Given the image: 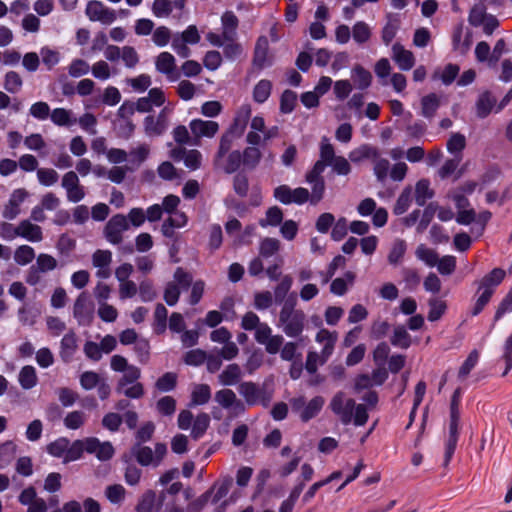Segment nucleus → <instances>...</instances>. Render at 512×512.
Returning <instances> with one entry per match:
<instances>
[{"label":"nucleus","mask_w":512,"mask_h":512,"mask_svg":"<svg viewBox=\"0 0 512 512\" xmlns=\"http://www.w3.org/2000/svg\"><path fill=\"white\" fill-rule=\"evenodd\" d=\"M329 408L344 425L354 423L356 426H363L368 420L366 406L356 404L352 398L341 391L332 397Z\"/></svg>","instance_id":"f257e3e1"},{"label":"nucleus","mask_w":512,"mask_h":512,"mask_svg":"<svg viewBox=\"0 0 512 512\" xmlns=\"http://www.w3.org/2000/svg\"><path fill=\"white\" fill-rule=\"evenodd\" d=\"M295 301H286L282 306L279 313L278 327L288 337H298L304 330L306 315L305 313L295 308Z\"/></svg>","instance_id":"f03ea898"},{"label":"nucleus","mask_w":512,"mask_h":512,"mask_svg":"<svg viewBox=\"0 0 512 512\" xmlns=\"http://www.w3.org/2000/svg\"><path fill=\"white\" fill-rule=\"evenodd\" d=\"M461 396V389L457 388L451 399L450 404V423H449V436L445 443V453H444V463L443 465L446 467L450 463V460L454 454L456 449V445L458 442L459 436V402Z\"/></svg>","instance_id":"7ed1b4c3"},{"label":"nucleus","mask_w":512,"mask_h":512,"mask_svg":"<svg viewBox=\"0 0 512 512\" xmlns=\"http://www.w3.org/2000/svg\"><path fill=\"white\" fill-rule=\"evenodd\" d=\"M238 392L244 400V404L254 406L261 404L267 407L272 400V391H269L266 386L258 385L252 381L242 382L238 386Z\"/></svg>","instance_id":"20e7f679"},{"label":"nucleus","mask_w":512,"mask_h":512,"mask_svg":"<svg viewBox=\"0 0 512 512\" xmlns=\"http://www.w3.org/2000/svg\"><path fill=\"white\" fill-rule=\"evenodd\" d=\"M289 403L292 411L296 413L303 422H308L320 413L325 404V399L322 396H315L307 402L304 396H298L290 399Z\"/></svg>","instance_id":"39448f33"},{"label":"nucleus","mask_w":512,"mask_h":512,"mask_svg":"<svg viewBox=\"0 0 512 512\" xmlns=\"http://www.w3.org/2000/svg\"><path fill=\"white\" fill-rule=\"evenodd\" d=\"M468 22L471 26L481 27L483 33L487 36L492 35L499 26L498 19L494 15L487 13L483 3H477L472 6L469 11Z\"/></svg>","instance_id":"423d86ee"},{"label":"nucleus","mask_w":512,"mask_h":512,"mask_svg":"<svg viewBox=\"0 0 512 512\" xmlns=\"http://www.w3.org/2000/svg\"><path fill=\"white\" fill-rule=\"evenodd\" d=\"M129 230V222L124 214L113 215L103 229L104 238L112 245H119L124 241V233Z\"/></svg>","instance_id":"0eeeda50"},{"label":"nucleus","mask_w":512,"mask_h":512,"mask_svg":"<svg viewBox=\"0 0 512 512\" xmlns=\"http://www.w3.org/2000/svg\"><path fill=\"white\" fill-rule=\"evenodd\" d=\"M172 109L164 107L157 115H148L145 117L143 126L144 132L148 137L161 136L169 126V115Z\"/></svg>","instance_id":"6e6552de"},{"label":"nucleus","mask_w":512,"mask_h":512,"mask_svg":"<svg viewBox=\"0 0 512 512\" xmlns=\"http://www.w3.org/2000/svg\"><path fill=\"white\" fill-rule=\"evenodd\" d=\"M215 401L232 417L243 414L246 410L244 402L239 399L236 393L228 388L221 389L215 393Z\"/></svg>","instance_id":"1a4fd4ad"},{"label":"nucleus","mask_w":512,"mask_h":512,"mask_svg":"<svg viewBox=\"0 0 512 512\" xmlns=\"http://www.w3.org/2000/svg\"><path fill=\"white\" fill-rule=\"evenodd\" d=\"M85 13L89 20L98 21L103 25H110L117 18L115 10L97 0H91L87 3Z\"/></svg>","instance_id":"9d476101"},{"label":"nucleus","mask_w":512,"mask_h":512,"mask_svg":"<svg viewBox=\"0 0 512 512\" xmlns=\"http://www.w3.org/2000/svg\"><path fill=\"white\" fill-rule=\"evenodd\" d=\"M73 316L79 325L88 326L92 323L94 305L85 292L80 293L76 298L73 305Z\"/></svg>","instance_id":"9b49d317"},{"label":"nucleus","mask_w":512,"mask_h":512,"mask_svg":"<svg viewBox=\"0 0 512 512\" xmlns=\"http://www.w3.org/2000/svg\"><path fill=\"white\" fill-rule=\"evenodd\" d=\"M255 340L265 346V350L269 354H276L283 345V337L281 335H273L272 329L267 323L262 325L254 333Z\"/></svg>","instance_id":"f8f14e48"},{"label":"nucleus","mask_w":512,"mask_h":512,"mask_svg":"<svg viewBox=\"0 0 512 512\" xmlns=\"http://www.w3.org/2000/svg\"><path fill=\"white\" fill-rule=\"evenodd\" d=\"M61 186L66 191L69 202L78 203L85 198L84 187L80 184L78 174L75 171H68L63 175Z\"/></svg>","instance_id":"ddd939ff"},{"label":"nucleus","mask_w":512,"mask_h":512,"mask_svg":"<svg viewBox=\"0 0 512 512\" xmlns=\"http://www.w3.org/2000/svg\"><path fill=\"white\" fill-rule=\"evenodd\" d=\"M274 196L283 204H302L309 199V191L302 187L291 189L286 185H281L275 189Z\"/></svg>","instance_id":"4468645a"},{"label":"nucleus","mask_w":512,"mask_h":512,"mask_svg":"<svg viewBox=\"0 0 512 512\" xmlns=\"http://www.w3.org/2000/svg\"><path fill=\"white\" fill-rule=\"evenodd\" d=\"M189 128L195 138L194 144L198 145L200 138H213L219 130V124L215 121L194 119L190 122Z\"/></svg>","instance_id":"2eb2a0df"},{"label":"nucleus","mask_w":512,"mask_h":512,"mask_svg":"<svg viewBox=\"0 0 512 512\" xmlns=\"http://www.w3.org/2000/svg\"><path fill=\"white\" fill-rule=\"evenodd\" d=\"M165 500V492L159 495L153 490H147L139 499L135 510L137 512H153L159 511Z\"/></svg>","instance_id":"dca6fc26"},{"label":"nucleus","mask_w":512,"mask_h":512,"mask_svg":"<svg viewBox=\"0 0 512 512\" xmlns=\"http://www.w3.org/2000/svg\"><path fill=\"white\" fill-rule=\"evenodd\" d=\"M85 451L94 454L101 461L109 460L114 454V448L110 442H100L94 437L85 439Z\"/></svg>","instance_id":"f3484780"},{"label":"nucleus","mask_w":512,"mask_h":512,"mask_svg":"<svg viewBox=\"0 0 512 512\" xmlns=\"http://www.w3.org/2000/svg\"><path fill=\"white\" fill-rule=\"evenodd\" d=\"M15 234H18L19 237L32 243L41 242L43 240L42 228L28 219H24L18 223Z\"/></svg>","instance_id":"a211bd4d"},{"label":"nucleus","mask_w":512,"mask_h":512,"mask_svg":"<svg viewBox=\"0 0 512 512\" xmlns=\"http://www.w3.org/2000/svg\"><path fill=\"white\" fill-rule=\"evenodd\" d=\"M112 253L109 250H96L92 255V264L97 268L96 276L106 279L110 276Z\"/></svg>","instance_id":"6ab92c4d"},{"label":"nucleus","mask_w":512,"mask_h":512,"mask_svg":"<svg viewBox=\"0 0 512 512\" xmlns=\"http://www.w3.org/2000/svg\"><path fill=\"white\" fill-rule=\"evenodd\" d=\"M337 339V332H331L327 329H320L316 334V342L323 345L320 352L322 362H325L332 355Z\"/></svg>","instance_id":"aec40b11"},{"label":"nucleus","mask_w":512,"mask_h":512,"mask_svg":"<svg viewBox=\"0 0 512 512\" xmlns=\"http://www.w3.org/2000/svg\"><path fill=\"white\" fill-rule=\"evenodd\" d=\"M392 59L403 71H408L415 65L413 52L405 49L400 43H395L392 46Z\"/></svg>","instance_id":"412c9836"},{"label":"nucleus","mask_w":512,"mask_h":512,"mask_svg":"<svg viewBox=\"0 0 512 512\" xmlns=\"http://www.w3.org/2000/svg\"><path fill=\"white\" fill-rule=\"evenodd\" d=\"M27 197V192L24 189L14 190L11 194L9 201L4 206L3 217L7 220H13L20 214V205Z\"/></svg>","instance_id":"4be33fe9"},{"label":"nucleus","mask_w":512,"mask_h":512,"mask_svg":"<svg viewBox=\"0 0 512 512\" xmlns=\"http://www.w3.org/2000/svg\"><path fill=\"white\" fill-rule=\"evenodd\" d=\"M155 68L159 73L166 75L171 80H175L179 76L174 75L176 70V59L167 51L161 52L155 58Z\"/></svg>","instance_id":"5701e85b"},{"label":"nucleus","mask_w":512,"mask_h":512,"mask_svg":"<svg viewBox=\"0 0 512 512\" xmlns=\"http://www.w3.org/2000/svg\"><path fill=\"white\" fill-rule=\"evenodd\" d=\"M497 99L496 97L489 91L482 92L475 103L476 115L477 117L483 119L486 118L496 106Z\"/></svg>","instance_id":"b1692460"},{"label":"nucleus","mask_w":512,"mask_h":512,"mask_svg":"<svg viewBox=\"0 0 512 512\" xmlns=\"http://www.w3.org/2000/svg\"><path fill=\"white\" fill-rule=\"evenodd\" d=\"M223 38L227 41L235 40L239 20L232 11H226L221 17Z\"/></svg>","instance_id":"393cba45"},{"label":"nucleus","mask_w":512,"mask_h":512,"mask_svg":"<svg viewBox=\"0 0 512 512\" xmlns=\"http://www.w3.org/2000/svg\"><path fill=\"white\" fill-rule=\"evenodd\" d=\"M265 121L261 116H255L252 118L250 123V131L247 133L246 142L249 145L258 146L262 143V136L260 133H264Z\"/></svg>","instance_id":"a878e982"},{"label":"nucleus","mask_w":512,"mask_h":512,"mask_svg":"<svg viewBox=\"0 0 512 512\" xmlns=\"http://www.w3.org/2000/svg\"><path fill=\"white\" fill-rule=\"evenodd\" d=\"M252 109L249 104H244L239 107L231 127V132L238 135L243 134L246 129L247 123L251 117Z\"/></svg>","instance_id":"bb28decb"},{"label":"nucleus","mask_w":512,"mask_h":512,"mask_svg":"<svg viewBox=\"0 0 512 512\" xmlns=\"http://www.w3.org/2000/svg\"><path fill=\"white\" fill-rule=\"evenodd\" d=\"M268 48L269 44L267 38L260 37L257 40L253 58V63L258 68H264L271 64V61L268 57Z\"/></svg>","instance_id":"cd10ccee"},{"label":"nucleus","mask_w":512,"mask_h":512,"mask_svg":"<svg viewBox=\"0 0 512 512\" xmlns=\"http://www.w3.org/2000/svg\"><path fill=\"white\" fill-rule=\"evenodd\" d=\"M242 377V370L238 364H229L219 374L218 380L223 386H233L237 384Z\"/></svg>","instance_id":"c85d7f7f"},{"label":"nucleus","mask_w":512,"mask_h":512,"mask_svg":"<svg viewBox=\"0 0 512 512\" xmlns=\"http://www.w3.org/2000/svg\"><path fill=\"white\" fill-rule=\"evenodd\" d=\"M78 347L77 344V337L76 334L73 331H69L66 333L62 340L60 345V356L65 361L68 362L76 352Z\"/></svg>","instance_id":"c756f323"},{"label":"nucleus","mask_w":512,"mask_h":512,"mask_svg":"<svg viewBox=\"0 0 512 512\" xmlns=\"http://www.w3.org/2000/svg\"><path fill=\"white\" fill-rule=\"evenodd\" d=\"M354 85L359 90L367 89L372 82V74L361 65H355L351 71Z\"/></svg>","instance_id":"7c9ffc66"},{"label":"nucleus","mask_w":512,"mask_h":512,"mask_svg":"<svg viewBox=\"0 0 512 512\" xmlns=\"http://www.w3.org/2000/svg\"><path fill=\"white\" fill-rule=\"evenodd\" d=\"M415 201L419 206L425 203L434 196V191L430 187V182L427 179H420L415 184Z\"/></svg>","instance_id":"2f4dec72"},{"label":"nucleus","mask_w":512,"mask_h":512,"mask_svg":"<svg viewBox=\"0 0 512 512\" xmlns=\"http://www.w3.org/2000/svg\"><path fill=\"white\" fill-rule=\"evenodd\" d=\"M18 381L21 387L26 390L36 386L38 377L35 368L30 365L22 367L18 375Z\"/></svg>","instance_id":"473e14b6"},{"label":"nucleus","mask_w":512,"mask_h":512,"mask_svg":"<svg viewBox=\"0 0 512 512\" xmlns=\"http://www.w3.org/2000/svg\"><path fill=\"white\" fill-rule=\"evenodd\" d=\"M211 398V389L207 384H196L191 393V406L204 405Z\"/></svg>","instance_id":"72a5a7b5"},{"label":"nucleus","mask_w":512,"mask_h":512,"mask_svg":"<svg viewBox=\"0 0 512 512\" xmlns=\"http://www.w3.org/2000/svg\"><path fill=\"white\" fill-rule=\"evenodd\" d=\"M440 106V98L431 93L421 99V113L426 118H432Z\"/></svg>","instance_id":"f704fd0d"},{"label":"nucleus","mask_w":512,"mask_h":512,"mask_svg":"<svg viewBox=\"0 0 512 512\" xmlns=\"http://www.w3.org/2000/svg\"><path fill=\"white\" fill-rule=\"evenodd\" d=\"M232 484L233 479L230 476H224L217 481L209 491L210 493L214 492L213 502L216 503L224 498L230 491Z\"/></svg>","instance_id":"c9c22d12"},{"label":"nucleus","mask_w":512,"mask_h":512,"mask_svg":"<svg viewBox=\"0 0 512 512\" xmlns=\"http://www.w3.org/2000/svg\"><path fill=\"white\" fill-rule=\"evenodd\" d=\"M400 27V20L393 15H388L387 22L382 29V41L385 45H389L397 34Z\"/></svg>","instance_id":"e433bc0d"},{"label":"nucleus","mask_w":512,"mask_h":512,"mask_svg":"<svg viewBox=\"0 0 512 512\" xmlns=\"http://www.w3.org/2000/svg\"><path fill=\"white\" fill-rule=\"evenodd\" d=\"M355 280V274L353 272H346L343 278H336L332 281L330 291L338 296H342L346 293L349 285H352Z\"/></svg>","instance_id":"4c0bfd02"},{"label":"nucleus","mask_w":512,"mask_h":512,"mask_svg":"<svg viewBox=\"0 0 512 512\" xmlns=\"http://www.w3.org/2000/svg\"><path fill=\"white\" fill-rule=\"evenodd\" d=\"M179 154H183L184 156V164L187 168L196 170L201 165L202 155L198 150L192 149L189 151H185L182 149L173 150V156L176 157Z\"/></svg>","instance_id":"58836bf2"},{"label":"nucleus","mask_w":512,"mask_h":512,"mask_svg":"<svg viewBox=\"0 0 512 512\" xmlns=\"http://www.w3.org/2000/svg\"><path fill=\"white\" fill-rule=\"evenodd\" d=\"M132 454L140 465H154L153 450L150 447L138 443L132 448Z\"/></svg>","instance_id":"ea45409f"},{"label":"nucleus","mask_w":512,"mask_h":512,"mask_svg":"<svg viewBox=\"0 0 512 512\" xmlns=\"http://www.w3.org/2000/svg\"><path fill=\"white\" fill-rule=\"evenodd\" d=\"M391 344L402 349H407L411 345V336L404 326H396L391 336Z\"/></svg>","instance_id":"a19ab883"},{"label":"nucleus","mask_w":512,"mask_h":512,"mask_svg":"<svg viewBox=\"0 0 512 512\" xmlns=\"http://www.w3.org/2000/svg\"><path fill=\"white\" fill-rule=\"evenodd\" d=\"M35 258V250L29 245H20L14 251V261L20 266L30 264Z\"/></svg>","instance_id":"79ce46f5"},{"label":"nucleus","mask_w":512,"mask_h":512,"mask_svg":"<svg viewBox=\"0 0 512 512\" xmlns=\"http://www.w3.org/2000/svg\"><path fill=\"white\" fill-rule=\"evenodd\" d=\"M210 424V417L207 413H200L193 421L191 436L197 440L203 436Z\"/></svg>","instance_id":"37998d69"},{"label":"nucleus","mask_w":512,"mask_h":512,"mask_svg":"<svg viewBox=\"0 0 512 512\" xmlns=\"http://www.w3.org/2000/svg\"><path fill=\"white\" fill-rule=\"evenodd\" d=\"M412 202V187L408 186L403 189L393 208V212L396 215H402L410 207Z\"/></svg>","instance_id":"c03bdc74"},{"label":"nucleus","mask_w":512,"mask_h":512,"mask_svg":"<svg viewBox=\"0 0 512 512\" xmlns=\"http://www.w3.org/2000/svg\"><path fill=\"white\" fill-rule=\"evenodd\" d=\"M505 277V271L501 268L493 269L480 282L479 289L494 288L499 285Z\"/></svg>","instance_id":"a18cd8bd"},{"label":"nucleus","mask_w":512,"mask_h":512,"mask_svg":"<svg viewBox=\"0 0 512 512\" xmlns=\"http://www.w3.org/2000/svg\"><path fill=\"white\" fill-rule=\"evenodd\" d=\"M281 243L276 238L266 237L261 240L259 245V255L269 258L275 255L280 249Z\"/></svg>","instance_id":"49530a36"},{"label":"nucleus","mask_w":512,"mask_h":512,"mask_svg":"<svg viewBox=\"0 0 512 512\" xmlns=\"http://www.w3.org/2000/svg\"><path fill=\"white\" fill-rule=\"evenodd\" d=\"M352 37L358 44H364L371 38V29L369 25L363 21H358L352 27Z\"/></svg>","instance_id":"de8ad7c7"},{"label":"nucleus","mask_w":512,"mask_h":512,"mask_svg":"<svg viewBox=\"0 0 512 512\" xmlns=\"http://www.w3.org/2000/svg\"><path fill=\"white\" fill-rule=\"evenodd\" d=\"M241 155L244 165L249 168H255L262 158V152L254 145L246 147Z\"/></svg>","instance_id":"09e8293b"},{"label":"nucleus","mask_w":512,"mask_h":512,"mask_svg":"<svg viewBox=\"0 0 512 512\" xmlns=\"http://www.w3.org/2000/svg\"><path fill=\"white\" fill-rule=\"evenodd\" d=\"M406 242L402 239H397L393 242L390 252L388 254V262L391 265H397L400 263L406 252Z\"/></svg>","instance_id":"8fccbe9b"},{"label":"nucleus","mask_w":512,"mask_h":512,"mask_svg":"<svg viewBox=\"0 0 512 512\" xmlns=\"http://www.w3.org/2000/svg\"><path fill=\"white\" fill-rule=\"evenodd\" d=\"M271 89L272 83L269 80H260L254 87L253 99L258 103L265 102L271 94Z\"/></svg>","instance_id":"3c124183"},{"label":"nucleus","mask_w":512,"mask_h":512,"mask_svg":"<svg viewBox=\"0 0 512 512\" xmlns=\"http://www.w3.org/2000/svg\"><path fill=\"white\" fill-rule=\"evenodd\" d=\"M282 220V210L277 206H273L267 210L266 217L259 221V225L261 227L277 226L282 222Z\"/></svg>","instance_id":"603ef678"},{"label":"nucleus","mask_w":512,"mask_h":512,"mask_svg":"<svg viewBox=\"0 0 512 512\" xmlns=\"http://www.w3.org/2000/svg\"><path fill=\"white\" fill-rule=\"evenodd\" d=\"M51 120L58 126H70L76 122L72 120L71 111L64 108H56L50 114Z\"/></svg>","instance_id":"864d4df0"},{"label":"nucleus","mask_w":512,"mask_h":512,"mask_svg":"<svg viewBox=\"0 0 512 512\" xmlns=\"http://www.w3.org/2000/svg\"><path fill=\"white\" fill-rule=\"evenodd\" d=\"M415 253L418 259L422 260L430 267L436 266L438 263V254L433 249L427 248L425 245H419Z\"/></svg>","instance_id":"5fc2aeb1"},{"label":"nucleus","mask_w":512,"mask_h":512,"mask_svg":"<svg viewBox=\"0 0 512 512\" xmlns=\"http://www.w3.org/2000/svg\"><path fill=\"white\" fill-rule=\"evenodd\" d=\"M241 161V153L238 150H235L228 154L227 158L223 163L222 161H220L219 165L222 166L223 170L226 173L231 174L239 168Z\"/></svg>","instance_id":"6e6d98bb"},{"label":"nucleus","mask_w":512,"mask_h":512,"mask_svg":"<svg viewBox=\"0 0 512 512\" xmlns=\"http://www.w3.org/2000/svg\"><path fill=\"white\" fill-rule=\"evenodd\" d=\"M461 160V155H455L453 158L447 159L438 171L440 178L445 179L456 173Z\"/></svg>","instance_id":"4d7b16f0"},{"label":"nucleus","mask_w":512,"mask_h":512,"mask_svg":"<svg viewBox=\"0 0 512 512\" xmlns=\"http://www.w3.org/2000/svg\"><path fill=\"white\" fill-rule=\"evenodd\" d=\"M126 490L120 484L109 485L105 489V496L113 504H120L125 499Z\"/></svg>","instance_id":"13d9d810"},{"label":"nucleus","mask_w":512,"mask_h":512,"mask_svg":"<svg viewBox=\"0 0 512 512\" xmlns=\"http://www.w3.org/2000/svg\"><path fill=\"white\" fill-rule=\"evenodd\" d=\"M34 266L42 273H47L57 267V260L49 254L41 253L37 256Z\"/></svg>","instance_id":"bf43d9fd"},{"label":"nucleus","mask_w":512,"mask_h":512,"mask_svg":"<svg viewBox=\"0 0 512 512\" xmlns=\"http://www.w3.org/2000/svg\"><path fill=\"white\" fill-rule=\"evenodd\" d=\"M466 146L465 136L461 133H453L447 141V150L455 155H461Z\"/></svg>","instance_id":"052dcab7"},{"label":"nucleus","mask_w":512,"mask_h":512,"mask_svg":"<svg viewBox=\"0 0 512 512\" xmlns=\"http://www.w3.org/2000/svg\"><path fill=\"white\" fill-rule=\"evenodd\" d=\"M479 359V353L476 350H473L467 357V359L464 361L462 366L459 369L458 372V378L461 381H464L471 370L476 366Z\"/></svg>","instance_id":"680f3d73"},{"label":"nucleus","mask_w":512,"mask_h":512,"mask_svg":"<svg viewBox=\"0 0 512 512\" xmlns=\"http://www.w3.org/2000/svg\"><path fill=\"white\" fill-rule=\"evenodd\" d=\"M172 38L171 30L166 26L157 27L152 34V41L158 47L166 46Z\"/></svg>","instance_id":"e2e57ef3"},{"label":"nucleus","mask_w":512,"mask_h":512,"mask_svg":"<svg viewBox=\"0 0 512 512\" xmlns=\"http://www.w3.org/2000/svg\"><path fill=\"white\" fill-rule=\"evenodd\" d=\"M90 71V65L83 59H74L68 67V73L71 77L79 78L88 74Z\"/></svg>","instance_id":"0e129e2a"},{"label":"nucleus","mask_w":512,"mask_h":512,"mask_svg":"<svg viewBox=\"0 0 512 512\" xmlns=\"http://www.w3.org/2000/svg\"><path fill=\"white\" fill-rule=\"evenodd\" d=\"M141 376V371L138 367L132 365L125 371H123L122 377L117 383V388H121L133 383H136Z\"/></svg>","instance_id":"69168bd1"},{"label":"nucleus","mask_w":512,"mask_h":512,"mask_svg":"<svg viewBox=\"0 0 512 512\" xmlns=\"http://www.w3.org/2000/svg\"><path fill=\"white\" fill-rule=\"evenodd\" d=\"M22 78L15 71H9L5 75L4 87L10 93H17L22 87Z\"/></svg>","instance_id":"338daca9"},{"label":"nucleus","mask_w":512,"mask_h":512,"mask_svg":"<svg viewBox=\"0 0 512 512\" xmlns=\"http://www.w3.org/2000/svg\"><path fill=\"white\" fill-rule=\"evenodd\" d=\"M121 59L127 68H134L139 63L140 57L132 46L122 47Z\"/></svg>","instance_id":"774afa93"}]
</instances>
